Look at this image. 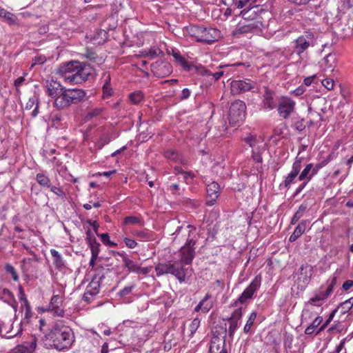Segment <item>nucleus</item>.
<instances>
[{
    "mask_svg": "<svg viewBox=\"0 0 353 353\" xmlns=\"http://www.w3.org/2000/svg\"><path fill=\"white\" fill-rule=\"evenodd\" d=\"M94 70L83 63L71 61L61 65L58 74L65 82L70 83H82L93 75Z\"/></svg>",
    "mask_w": 353,
    "mask_h": 353,
    "instance_id": "f257e3e1",
    "label": "nucleus"
},
{
    "mask_svg": "<svg viewBox=\"0 0 353 353\" xmlns=\"http://www.w3.org/2000/svg\"><path fill=\"white\" fill-rule=\"evenodd\" d=\"M52 346L57 350L69 349L74 342V335L72 329L68 326L56 324L50 334Z\"/></svg>",
    "mask_w": 353,
    "mask_h": 353,
    "instance_id": "f03ea898",
    "label": "nucleus"
},
{
    "mask_svg": "<svg viewBox=\"0 0 353 353\" xmlns=\"http://www.w3.org/2000/svg\"><path fill=\"white\" fill-rule=\"evenodd\" d=\"M85 97V92L81 89L65 88L54 99L53 105L59 110L66 109L72 104L81 102Z\"/></svg>",
    "mask_w": 353,
    "mask_h": 353,
    "instance_id": "7ed1b4c3",
    "label": "nucleus"
},
{
    "mask_svg": "<svg viewBox=\"0 0 353 353\" xmlns=\"http://www.w3.org/2000/svg\"><path fill=\"white\" fill-rule=\"evenodd\" d=\"M236 4L238 8H243L249 4L248 8H245L241 12V15L244 21H249L256 19L262 21L261 14L265 13V12L259 6L250 7L249 0H239Z\"/></svg>",
    "mask_w": 353,
    "mask_h": 353,
    "instance_id": "20e7f679",
    "label": "nucleus"
},
{
    "mask_svg": "<svg viewBox=\"0 0 353 353\" xmlns=\"http://www.w3.org/2000/svg\"><path fill=\"white\" fill-rule=\"evenodd\" d=\"M187 31L191 37H194L196 41L200 42L212 43L216 40L212 33V32L214 33L215 30H208L203 26H192L187 28Z\"/></svg>",
    "mask_w": 353,
    "mask_h": 353,
    "instance_id": "39448f33",
    "label": "nucleus"
},
{
    "mask_svg": "<svg viewBox=\"0 0 353 353\" xmlns=\"http://www.w3.org/2000/svg\"><path fill=\"white\" fill-rule=\"evenodd\" d=\"M246 105L241 100H236L233 102L230 108L229 122L231 125H235L240 121H243L245 117Z\"/></svg>",
    "mask_w": 353,
    "mask_h": 353,
    "instance_id": "423d86ee",
    "label": "nucleus"
},
{
    "mask_svg": "<svg viewBox=\"0 0 353 353\" xmlns=\"http://www.w3.org/2000/svg\"><path fill=\"white\" fill-rule=\"evenodd\" d=\"M314 34L310 31L305 32L295 40V52L301 56L310 46H314Z\"/></svg>",
    "mask_w": 353,
    "mask_h": 353,
    "instance_id": "0eeeda50",
    "label": "nucleus"
},
{
    "mask_svg": "<svg viewBox=\"0 0 353 353\" xmlns=\"http://www.w3.org/2000/svg\"><path fill=\"white\" fill-rule=\"evenodd\" d=\"M252 149V158L256 163L262 162L261 153L265 150V144L262 140L256 139V136L250 135L244 139Z\"/></svg>",
    "mask_w": 353,
    "mask_h": 353,
    "instance_id": "6e6552de",
    "label": "nucleus"
},
{
    "mask_svg": "<svg viewBox=\"0 0 353 353\" xmlns=\"http://www.w3.org/2000/svg\"><path fill=\"white\" fill-rule=\"evenodd\" d=\"M104 278L103 275L99 276H94L90 283L86 287V290L83 296V299L90 303L94 300V297L97 296L100 290V282Z\"/></svg>",
    "mask_w": 353,
    "mask_h": 353,
    "instance_id": "1a4fd4ad",
    "label": "nucleus"
},
{
    "mask_svg": "<svg viewBox=\"0 0 353 353\" xmlns=\"http://www.w3.org/2000/svg\"><path fill=\"white\" fill-rule=\"evenodd\" d=\"M255 88V83L250 79L234 80L230 83L231 93L233 95H238L247 91L252 90Z\"/></svg>",
    "mask_w": 353,
    "mask_h": 353,
    "instance_id": "9d476101",
    "label": "nucleus"
},
{
    "mask_svg": "<svg viewBox=\"0 0 353 353\" xmlns=\"http://www.w3.org/2000/svg\"><path fill=\"white\" fill-rule=\"evenodd\" d=\"M152 71L158 78L168 76L172 71L171 65L168 62L157 61L151 65Z\"/></svg>",
    "mask_w": 353,
    "mask_h": 353,
    "instance_id": "9b49d317",
    "label": "nucleus"
},
{
    "mask_svg": "<svg viewBox=\"0 0 353 353\" xmlns=\"http://www.w3.org/2000/svg\"><path fill=\"white\" fill-rule=\"evenodd\" d=\"M263 26V23L256 21L254 24H247L244 22H240L238 27L233 31L234 36H239L243 34L252 33L259 31Z\"/></svg>",
    "mask_w": 353,
    "mask_h": 353,
    "instance_id": "f8f14e48",
    "label": "nucleus"
},
{
    "mask_svg": "<svg viewBox=\"0 0 353 353\" xmlns=\"http://www.w3.org/2000/svg\"><path fill=\"white\" fill-rule=\"evenodd\" d=\"M170 272L169 274L174 275L180 283L185 280L187 269L180 261H170Z\"/></svg>",
    "mask_w": 353,
    "mask_h": 353,
    "instance_id": "ddd939ff",
    "label": "nucleus"
},
{
    "mask_svg": "<svg viewBox=\"0 0 353 353\" xmlns=\"http://www.w3.org/2000/svg\"><path fill=\"white\" fill-rule=\"evenodd\" d=\"M295 102L290 98H283L278 105V112L283 119L289 117L290 114L294 111Z\"/></svg>",
    "mask_w": 353,
    "mask_h": 353,
    "instance_id": "4468645a",
    "label": "nucleus"
},
{
    "mask_svg": "<svg viewBox=\"0 0 353 353\" xmlns=\"http://www.w3.org/2000/svg\"><path fill=\"white\" fill-rule=\"evenodd\" d=\"M120 255L123 257L124 266L127 268L130 272L143 275H146L150 272L151 268H141L139 265L128 258L125 254H120Z\"/></svg>",
    "mask_w": 353,
    "mask_h": 353,
    "instance_id": "2eb2a0df",
    "label": "nucleus"
},
{
    "mask_svg": "<svg viewBox=\"0 0 353 353\" xmlns=\"http://www.w3.org/2000/svg\"><path fill=\"white\" fill-rule=\"evenodd\" d=\"M65 87L63 86L60 82L51 79L46 81V93L49 97L55 99V97L59 94Z\"/></svg>",
    "mask_w": 353,
    "mask_h": 353,
    "instance_id": "dca6fc26",
    "label": "nucleus"
},
{
    "mask_svg": "<svg viewBox=\"0 0 353 353\" xmlns=\"http://www.w3.org/2000/svg\"><path fill=\"white\" fill-rule=\"evenodd\" d=\"M62 298L59 295H54L50 299L48 310L52 312L54 315L63 316L64 310L62 307Z\"/></svg>",
    "mask_w": 353,
    "mask_h": 353,
    "instance_id": "f3484780",
    "label": "nucleus"
},
{
    "mask_svg": "<svg viewBox=\"0 0 353 353\" xmlns=\"http://www.w3.org/2000/svg\"><path fill=\"white\" fill-rule=\"evenodd\" d=\"M261 285L260 280L256 277L251 282L248 288L243 292L238 299L240 303H244L246 300L251 299L254 293L257 290Z\"/></svg>",
    "mask_w": 353,
    "mask_h": 353,
    "instance_id": "a211bd4d",
    "label": "nucleus"
},
{
    "mask_svg": "<svg viewBox=\"0 0 353 353\" xmlns=\"http://www.w3.org/2000/svg\"><path fill=\"white\" fill-rule=\"evenodd\" d=\"M219 185L214 181L208 185L207 193L208 199L206 201L207 205L212 206L216 203V201L219 196Z\"/></svg>",
    "mask_w": 353,
    "mask_h": 353,
    "instance_id": "6ab92c4d",
    "label": "nucleus"
},
{
    "mask_svg": "<svg viewBox=\"0 0 353 353\" xmlns=\"http://www.w3.org/2000/svg\"><path fill=\"white\" fill-rule=\"evenodd\" d=\"M225 339L219 336H213L210 345V353H228L225 348Z\"/></svg>",
    "mask_w": 353,
    "mask_h": 353,
    "instance_id": "aec40b11",
    "label": "nucleus"
},
{
    "mask_svg": "<svg viewBox=\"0 0 353 353\" xmlns=\"http://www.w3.org/2000/svg\"><path fill=\"white\" fill-rule=\"evenodd\" d=\"M242 316V312L241 309H236L232 314L230 317L227 319V321L230 322V326L228 328V333L230 336H232L235 330L238 327V322Z\"/></svg>",
    "mask_w": 353,
    "mask_h": 353,
    "instance_id": "412c9836",
    "label": "nucleus"
},
{
    "mask_svg": "<svg viewBox=\"0 0 353 353\" xmlns=\"http://www.w3.org/2000/svg\"><path fill=\"white\" fill-rule=\"evenodd\" d=\"M336 63L334 55L329 54L319 62L320 68L324 72H332Z\"/></svg>",
    "mask_w": 353,
    "mask_h": 353,
    "instance_id": "4be33fe9",
    "label": "nucleus"
},
{
    "mask_svg": "<svg viewBox=\"0 0 353 353\" xmlns=\"http://www.w3.org/2000/svg\"><path fill=\"white\" fill-rule=\"evenodd\" d=\"M181 259L183 265L190 264L194 257V250L190 246H185L181 249Z\"/></svg>",
    "mask_w": 353,
    "mask_h": 353,
    "instance_id": "5701e85b",
    "label": "nucleus"
},
{
    "mask_svg": "<svg viewBox=\"0 0 353 353\" xmlns=\"http://www.w3.org/2000/svg\"><path fill=\"white\" fill-rule=\"evenodd\" d=\"M330 295V290H325V291L316 294L314 297L309 300L308 303L313 305L321 306L322 305V302L325 301Z\"/></svg>",
    "mask_w": 353,
    "mask_h": 353,
    "instance_id": "b1692460",
    "label": "nucleus"
},
{
    "mask_svg": "<svg viewBox=\"0 0 353 353\" xmlns=\"http://www.w3.org/2000/svg\"><path fill=\"white\" fill-rule=\"evenodd\" d=\"M50 254L53 259V264L55 268L59 271L65 268V261L62 256L54 249L50 250Z\"/></svg>",
    "mask_w": 353,
    "mask_h": 353,
    "instance_id": "393cba45",
    "label": "nucleus"
},
{
    "mask_svg": "<svg viewBox=\"0 0 353 353\" xmlns=\"http://www.w3.org/2000/svg\"><path fill=\"white\" fill-rule=\"evenodd\" d=\"M309 222L307 221H303L298 224L294 232L289 238L290 242L295 241L300 236H301L305 231Z\"/></svg>",
    "mask_w": 353,
    "mask_h": 353,
    "instance_id": "a878e982",
    "label": "nucleus"
},
{
    "mask_svg": "<svg viewBox=\"0 0 353 353\" xmlns=\"http://www.w3.org/2000/svg\"><path fill=\"white\" fill-rule=\"evenodd\" d=\"M274 93L266 89L263 96V105L266 108L273 109L276 107V103L273 98Z\"/></svg>",
    "mask_w": 353,
    "mask_h": 353,
    "instance_id": "bb28decb",
    "label": "nucleus"
},
{
    "mask_svg": "<svg viewBox=\"0 0 353 353\" xmlns=\"http://www.w3.org/2000/svg\"><path fill=\"white\" fill-rule=\"evenodd\" d=\"M157 276H159L163 274H169L170 272V261L165 263H159L155 266Z\"/></svg>",
    "mask_w": 353,
    "mask_h": 353,
    "instance_id": "cd10ccee",
    "label": "nucleus"
},
{
    "mask_svg": "<svg viewBox=\"0 0 353 353\" xmlns=\"http://www.w3.org/2000/svg\"><path fill=\"white\" fill-rule=\"evenodd\" d=\"M35 105L34 109L32 110L31 115L32 117H34L38 114L39 112V102L36 97H32L30 98L29 101H28L26 109V110H30L34 105Z\"/></svg>",
    "mask_w": 353,
    "mask_h": 353,
    "instance_id": "c85d7f7f",
    "label": "nucleus"
},
{
    "mask_svg": "<svg viewBox=\"0 0 353 353\" xmlns=\"http://www.w3.org/2000/svg\"><path fill=\"white\" fill-rule=\"evenodd\" d=\"M36 179L37 183L43 188L51 187L50 179L43 173H39L37 174Z\"/></svg>",
    "mask_w": 353,
    "mask_h": 353,
    "instance_id": "c756f323",
    "label": "nucleus"
},
{
    "mask_svg": "<svg viewBox=\"0 0 353 353\" xmlns=\"http://www.w3.org/2000/svg\"><path fill=\"white\" fill-rule=\"evenodd\" d=\"M306 209H307V205L301 204L299 206L298 210L294 214V216L292 219V221H291V224H292V225L296 224L299 221V220L303 216Z\"/></svg>",
    "mask_w": 353,
    "mask_h": 353,
    "instance_id": "7c9ffc66",
    "label": "nucleus"
},
{
    "mask_svg": "<svg viewBox=\"0 0 353 353\" xmlns=\"http://www.w3.org/2000/svg\"><path fill=\"white\" fill-rule=\"evenodd\" d=\"M312 168V164L310 163L307 164L305 168L303 169V170L301 172V174L299 176V179L300 181H305L307 180L310 181L312 175H311V170Z\"/></svg>",
    "mask_w": 353,
    "mask_h": 353,
    "instance_id": "2f4dec72",
    "label": "nucleus"
},
{
    "mask_svg": "<svg viewBox=\"0 0 353 353\" xmlns=\"http://www.w3.org/2000/svg\"><path fill=\"white\" fill-rule=\"evenodd\" d=\"M353 306V297L350 298L345 301L343 302L336 309L341 310V313L347 312Z\"/></svg>",
    "mask_w": 353,
    "mask_h": 353,
    "instance_id": "473e14b6",
    "label": "nucleus"
},
{
    "mask_svg": "<svg viewBox=\"0 0 353 353\" xmlns=\"http://www.w3.org/2000/svg\"><path fill=\"white\" fill-rule=\"evenodd\" d=\"M52 126L55 128H62L64 124L62 123L63 118L60 114H54L51 116Z\"/></svg>",
    "mask_w": 353,
    "mask_h": 353,
    "instance_id": "72a5a7b5",
    "label": "nucleus"
},
{
    "mask_svg": "<svg viewBox=\"0 0 353 353\" xmlns=\"http://www.w3.org/2000/svg\"><path fill=\"white\" fill-rule=\"evenodd\" d=\"M211 298V295L210 294H206L204 298L200 301L203 302V312L206 313L212 307V303L208 300Z\"/></svg>",
    "mask_w": 353,
    "mask_h": 353,
    "instance_id": "f704fd0d",
    "label": "nucleus"
},
{
    "mask_svg": "<svg viewBox=\"0 0 353 353\" xmlns=\"http://www.w3.org/2000/svg\"><path fill=\"white\" fill-rule=\"evenodd\" d=\"M256 318V312H252L250 315V317L248 320L247 321V323L244 326L243 331L245 333H248L250 332L252 325L254 324V322Z\"/></svg>",
    "mask_w": 353,
    "mask_h": 353,
    "instance_id": "c9c22d12",
    "label": "nucleus"
},
{
    "mask_svg": "<svg viewBox=\"0 0 353 353\" xmlns=\"http://www.w3.org/2000/svg\"><path fill=\"white\" fill-rule=\"evenodd\" d=\"M5 270L7 273L10 274L12 275V279L14 281H19L18 274H17L16 270L14 269V268L12 265H10L9 263L6 264Z\"/></svg>",
    "mask_w": 353,
    "mask_h": 353,
    "instance_id": "e433bc0d",
    "label": "nucleus"
},
{
    "mask_svg": "<svg viewBox=\"0 0 353 353\" xmlns=\"http://www.w3.org/2000/svg\"><path fill=\"white\" fill-rule=\"evenodd\" d=\"M200 319L199 318H195L191 322L189 329L190 332V336H192L193 334L196 332L198 328L200 326Z\"/></svg>",
    "mask_w": 353,
    "mask_h": 353,
    "instance_id": "4c0bfd02",
    "label": "nucleus"
},
{
    "mask_svg": "<svg viewBox=\"0 0 353 353\" xmlns=\"http://www.w3.org/2000/svg\"><path fill=\"white\" fill-rule=\"evenodd\" d=\"M130 100L134 104H138L143 99V94L141 92L131 93L129 96Z\"/></svg>",
    "mask_w": 353,
    "mask_h": 353,
    "instance_id": "58836bf2",
    "label": "nucleus"
},
{
    "mask_svg": "<svg viewBox=\"0 0 353 353\" xmlns=\"http://www.w3.org/2000/svg\"><path fill=\"white\" fill-rule=\"evenodd\" d=\"M228 65H221L220 70L218 72H216L214 73H212L210 71L207 70L205 72L207 74L212 75L215 80L219 79L225 72V70H222L223 68H228Z\"/></svg>",
    "mask_w": 353,
    "mask_h": 353,
    "instance_id": "ea45409f",
    "label": "nucleus"
},
{
    "mask_svg": "<svg viewBox=\"0 0 353 353\" xmlns=\"http://www.w3.org/2000/svg\"><path fill=\"white\" fill-rule=\"evenodd\" d=\"M98 236H99L101 237V239L104 244L108 245L110 247H113V246L117 245L116 243L110 241V237H109V235L108 233H103V234H99Z\"/></svg>",
    "mask_w": 353,
    "mask_h": 353,
    "instance_id": "a19ab883",
    "label": "nucleus"
},
{
    "mask_svg": "<svg viewBox=\"0 0 353 353\" xmlns=\"http://www.w3.org/2000/svg\"><path fill=\"white\" fill-rule=\"evenodd\" d=\"M337 312V310L335 309L330 314L328 319L326 320V321L324 323V324L323 325L321 326V327L319 329L318 332H317V334H319V332H321V331H323L327 325L328 324L331 322V321L333 319L334 315H335V313Z\"/></svg>",
    "mask_w": 353,
    "mask_h": 353,
    "instance_id": "79ce46f5",
    "label": "nucleus"
},
{
    "mask_svg": "<svg viewBox=\"0 0 353 353\" xmlns=\"http://www.w3.org/2000/svg\"><path fill=\"white\" fill-rule=\"evenodd\" d=\"M0 15H2L4 18H6L7 20L10 21L12 23L15 22L16 17L11 12L1 10Z\"/></svg>",
    "mask_w": 353,
    "mask_h": 353,
    "instance_id": "37998d69",
    "label": "nucleus"
},
{
    "mask_svg": "<svg viewBox=\"0 0 353 353\" xmlns=\"http://www.w3.org/2000/svg\"><path fill=\"white\" fill-rule=\"evenodd\" d=\"M139 223V219L137 216H130L124 219V223L126 225H135Z\"/></svg>",
    "mask_w": 353,
    "mask_h": 353,
    "instance_id": "c03bdc74",
    "label": "nucleus"
},
{
    "mask_svg": "<svg viewBox=\"0 0 353 353\" xmlns=\"http://www.w3.org/2000/svg\"><path fill=\"white\" fill-rule=\"evenodd\" d=\"M86 239L88 241V243L89 244V245H97V242L96 241V239H95L94 236L93 235V234L90 231V230H88L86 232Z\"/></svg>",
    "mask_w": 353,
    "mask_h": 353,
    "instance_id": "a18cd8bd",
    "label": "nucleus"
},
{
    "mask_svg": "<svg viewBox=\"0 0 353 353\" xmlns=\"http://www.w3.org/2000/svg\"><path fill=\"white\" fill-rule=\"evenodd\" d=\"M297 176L296 174L290 172V173L286 176L284 181V185L285 188H288L290 184L294 181V179Z\"/></svg>",
    "mask_w": 353,
    "mask_h": 353,
    "instance_id": "49530a36",
    "label": "nucleus"
},
{
    "mask_svg": "<svg viewBox=\"0 0 353 353\" xmlns=\"http://www.w3.org/2000/svg\"><path fill=\"white\" fill-rule=\"evenodd\" d=\"M134 288V285H132L130 286H126L118 292V295L121 297L128 295L129 294L131 293Z\"/></svg>",
    "mask_w": 353,
    "mask_h": 353,
    "instance_id": "de8ad7c7",
    "label": "nucleus"
},
{
    "mask_svg": "<svg viewBox=\"0 0 353 353\" xmlns=\"http://www.w3.org/2000/svg\"><path fill=\"white\" fill-rule=\"evenodd\" d=\"M160 54H163V52L157 47H153L149 50L148 55L152 58L159 56Z\"/></svg>",
    "mask_w": 353,
    "mask_h": 353,
    "instance_id": "09e8293b",
    "label": "nucleus"
},
{
    "mask_svg": "<svg viewBox=\"0 0 353 353\" xmlns=\"http://www.w3.org/2000/svg\"><path fill=\"white\" fill-rule=\"evenodd\" d=\"M102 112L101 108H94L90 110L86 115L87 119H92L93 117H96L99 116Z\"/></svg>",
    "mask_w": 353,
    "mask_h": 353,
    "instance_id": "8fccbe9b",
    "label": "nucleus"
},
{
    "mask_svg": "<svg viewBox=\"0 0 353 353\" xmlns=\"http://www.w3.org/2000/svg\"><path fill=\"white\" fill-rule=\"evenodd\" d=\"M323 85L327 90H330L334 88V80L332 79H325L322 81Z\"/></svg>",
    "mask_w": 353,
    "mask_h": 353,
    "instance_id": "3c124183",
    "label": "nucleus"
},
{
    "mask_svg": "<svg viewBox=\"0 0 353 353\" xmlns=\"http://www.w3.org/2000/svg\"><path fill=\"white\" fill-rule=\"evenodd\" d=\"M50 190L53 193H54L59 197H61V198L65 197V194L61 188L56 187V186H52V185H51V187H50Z\"/></svg>",
    "mask_w": 353,
    "mask_h": 353,
    "instance_id": "603ef678",
    "label": "nucleus"
},
{
    "mask_svg": "<svg viewBox=\"0 0 353 353\" xmlns=\"http://www.w3.org/2000/svg\"><path fill=\"white\" fill-rule=\"evenodd\" d=\"M301 168V162L300 160H296L292 165V172L298 175Z\"/></svg>",
    "mask_w": 353,
    "mask_h": 353,
    "instance_id": "864d4df0",
    "label": "nucleus"
},
{
    "mask_svg": "<svg viewBox=\"0 0 353 353\" xmlns=\"http://www.w3.org/2000/svg\"><path fill=\"white\" fill-rule=\"evenodd\" d=\"M328 282H329L328 286L326 290H330V294H332L333 292L334 286L336 285V284H337V277L333 276L332 278L330 279V280Z\"/></svg>",
    "mask_w": 353,
    "mask_h": 353,
    "instance_id": "5fc2aeb1",
    "label": "nucleus"
},
{
    "mask_svg": "<svg viewBox=\"0 0 353 353\" xmlns=\"http://www.w3.org/2000/svg\"><path fill=\"white\" fill-rule=\"evenodd\" d=\"M85 57L92 61H95L98 59L97 55L94 52H92L88 49L86 50Z\"/></svg>",
    "mask_w": 353,
    "mask_h": 353,
    "instance_id": "6e6d98bb",
    "label": "nucleus"
},
{
    "mask_svg": "<svg viewBox=\"0 0 353 353\" xmlns=\"http://www.w3.org/2000/svg\"><path fill=\"white\" fill-rule=\"evenodd\" d=\"M46 61V58L44 56L35 57L32 59L33 63L32 64V67H33L34 65H37V64H42V63H45Z\"/></svg>",
    "mask_w": 353,
    "mask_h": 353,
    "instance_id": "4d7b16f0",
    "label": "nucleus"
},
{
    "mask_svg": "<svg viewBox=\"0 0 353 353\" xmlns=\"http://www.w3.org/2000/svg\"><path fill=\"white\" fill-rule=\"evenodd\" d=\"M99 246H100V244L99 243H97V245H90V249H91L92 256H93V258L98 257V254L99 253Z\"/></svg>",
    "mask_w": 353,
    "mask_h": 353,
    "instance_id": "13d9d810",
    "label": "nucleus"
},
{
    "mask_svg": "<svg viewBox=\"0 0 353 353\" xmlns=\"http://www.w3.org/2000/svg\"><path fill=\"white\" fill-rule=\"evenodd\" d=\"M32 260V259H23L22 263H23V270L24 272H29V266H30Z\"/></svg>",
    "mask_w": 353,
    "mask_h": 353,
    "instance_id": "bf43d9fd",
    "label": "nucleus"
},
{
    "mask_svg": "<svg viewBox=\"0 0 353 353\" xmlns=\"http://www.w3.org/2000/svg\"><path fill=\"white\" fill-rule=\"evenodd\" d=\"M124 242H125L126 246L131 249L134 248L137 244L134 240H133L132 239H129V238H125Z\"/></svg>",
    "mask_w": 353,
    "mask_h": 353,
    "instance_id": "052dcab7",
    "label": "nucleus"
},
{
    "mask_svg": "<svg viewBox=\"0 0 353 353\" xmlns=\"http://www.w3.org/2000/svg\"><path fill=\"white\" fill-rule=\"evenodd\" d=\"M177 156L178 154L174 150H168L165 153V157L172 160H176Z\"/></svg>",
    "mask_w": 353,
    "mask_h": 353,
    "instance_id": "680f3d73",
    "label": "nucleus"
},
{
    "mask_svg": "<svg viewBox=\"0 0 353 353\" xmlns=\"http://www.w3.org/2000/svg\"><path fill=\"white\" fill-rule=\"evenodd\" d=\"M322 321L323 318L321 316H317L310 325L315 330L321 323Z\"/></svg>",
    "mask_w": 353,
    "mask_h": 353,
    "instance_id": "e2e57ef3",
    "label": "nucleus"
},
{
    "mask_svg": "<svg viewBox=\"0 0 353 353\" xmlns=\"http://www.w3.org/2000/svg\"><path fill=\"white\" fill-rule=\"evenodd\" d=\"M352 287H353V280H347L343 283L342 285L343 290L345 291L348 290Z\"/></svg>",
    "mask_w": 353,
    "mask_h": 353,
    "instance_id": "0e129e2a",
    "label": "nucleus"
},
{
    "mask_svg": "<svg viewBox=\"0 0 353 353\" xmlns=\"http://www.w3.org/2000/svg\"><path fill=\"white\" fill-rule=\"evenodd\" d=\"M308 182H309V181H307V180L303 181V182L296 190L294 196H295L298 195L303 190V189L305 187V185L307 184Z\"/></svg>",
    "mask_w": 353,
    "mask_h": 353,
    "instance_id": "69168bd1",
    "label": "nucleus"
},
{
    "mask_svg": "<svg viewBox=\"0 0 353 353\" xmlns=\"http://www.w3.org/2000/svg\"><path fill=\"white\" fill-rule=\"evenodd\" d=\"M294 126L296 130L299 131H302L305 129V125L303 123V121H298L294 123Z\"/></svg>",
    "mask_w": 353,
    "mask_h": 353,
    "instance_id": "338daca9",
    "label": "nucleus"
},
{
    "mask_svg": "<svg viewBox=\"0 0 353 353\" xmlns=\"http://www.w3.org/2000/svg\"><path fill=\"white\" fill-rule=\"evenodd\" d=\"M103 94L108 97L112 94V89L110 88V85H103Z\"/></svg>",
    "mask_w": 353,
    "mask_h": 353,
    "instance_id": "774afa93",
    "label": "nucleus"
}]
</instances>
